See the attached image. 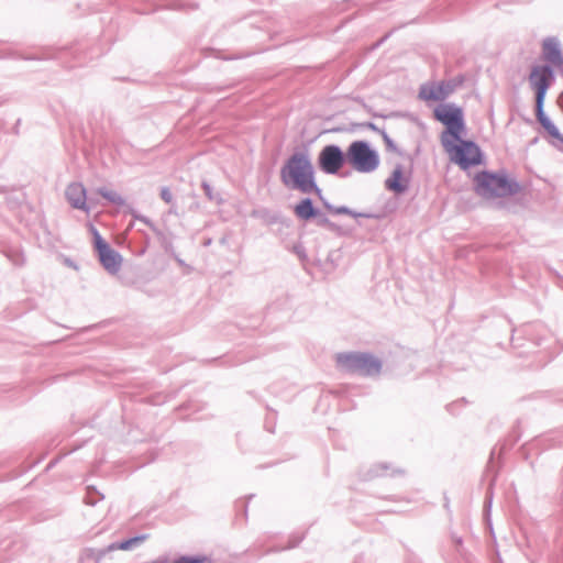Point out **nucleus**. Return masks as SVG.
Here are the masks:
<instances>
[{
    "label": "nucleus",
    "mask_w": 563,
    "mask_h": 563,
    "mask_svg": "<svg viewBox=\"0 0 563 563\" xmlns=\"http://www.w3.org/2000/svg\"><path fill=\"white\" fill-rule=\"evenodd\" d=\"M203 187H205V189H206L207 191H210V188L208 187V185H205Z\"/></svg>",
    "instance_id": "20"
},
{
    "label": "nucleus",
    "mask_w": 563,
    "mask_h": 563,
    "mask_svg": "<svg viewBox=\"0 0 563 563\" xmlns=\"http://www.w3.org/2000/svg\"><path fill=\"white\" fill-rule=\"evenodd\" d=\"M280 179L285 186L303 194L318 189L313 167L306 153H295L286 161L280 169Z\"/></svg>",
    "instance_id": "1"
},
{
    "label": "nucleus",
    "mask_w": 563,
    "mask_h": 563,
    "mask_svg": "<svg viewBox=\"0 0 563 563\" xmlns=\"http://www.w3.org/2000/svg\"><path fill=\"white\" fill-rule=\"evenodd\" d=\"M450 161L462 169L477 166L482 163V152L477 144L462 140V136L441 141Z\"/></svg>",
    "instance_id": "2"
},
{
    "label": "nucleus",
    "mask_w": 563,
    "mask_h": 563,
    "mask_svg": "<svg viewBox=\"0 0 563 563\" xmlns=\"http://www.w3.org/2000/svg\"><path fill=\"white\" fill-rule=\"evenodd\" d=\"M319 166L327 174H336L343 166L344 154L335 145H327L319 154Z\"/></svg>",
    "instance_id": "10"
},
{
    "label": "nucleus",
    "mask_w": 563,
    "mask_h": 563,
    "mask_svg": "<svg viewBox=\"0 0 563 563\" xmlns=\"http://www.w3.org/2000/svg\"><path fill=\"white\" fill-rule=\"evenodd\" d=\"M143 540H145V537H135V538H132V539H129V540H125L123 542H121L117 549L119 550H129L132 548V545L134 544H137L140 542H142Z\"/></svg>",
    "instance_id": "17"
},
{
    "label": "nucleus",
    "mask_w": 563,
    "mask_h": 563,
    "mask_svg": "<svg viewBox=\"0 0 563 563\" xmlns=\"http://www.w3.org/2000/svg\"><path fill=\"white\" fill-rule=\"evenodd\" d=\"M161 197L166 203H170L173 201V195L168 188L162 189Z\"/></svg>",
    "instance_id": "18"
},
{
    "label": "nucleus",
    "mask_w": 563,
    "mask_h": 563,
    "mask_svg": "<svg viewBox=\"0 0 563 563\" xmlns=\"http://www.w3.org/2000/svg\"><path fill=\"white\" fill-rule=\"evenodd\" d=\"M346 159L358 173H372L379 164L378 154L364 141L351 143L346 151Z\"/></svg>",
    "instance_id": "6"
},
{
    "label": "nucleus",
    "mask_w": 563,
    "mask_h": 563,
    "mask_svg": "<svg viewBox=\"0 0 563 563\" xmlns=\"http://www.w3.org/2000/svg\"><path fill=\"white\" fill-rule=\"evenodd\" d=\"M536 114L538 121L545 129V131L555 139H561V134L558 128L552 123V121L544 114L543 112V103L536 104Z\"/></svg>",
    "instance_id": "13"
},
{
    "label": "nucleus",
    "mask_w": 563,
    "mask_h": 563,
    "mask_svg": "<svg viewBox=\"0 0 563 563\" xmlns=\"http://www.w3.org/2000/svg\"><path fill=\"white\" fill-rule=\"evenodd\" d=\"M92 232L95 236V247L102 266L110 273H117L122 263L121 255L109 246L95 228H92Z\"/></svg>",
    "instance_id": "9"
},
{
    "label": "nucleus",
    "mask_w": 563,
    "mask_h": 563,
    "mask_svg": "<svg viewBox=\"0 0 563 563\" xmlns=\"http://www.w3.org/2000/svg\"><path fill=\"white\" fill-rule=\"evenodd\" d=\"M338 366L350 373L365 376L377 375L380 372V362L372 355L364 353H342L336 356Z\"/></svg>",
    "instance_id": "5"
},
{
    "label": "nucleus",
    "mask_w": 563,
    "mask_h": 563,
    "mask_svg": "<svg viewBox=\"0 0 563 563\" xmlns=\"http://www.w3.org/2000/svg\"><path fill=\"white\" fill-rule=\"evenodd\" d=\"M553 81V73L550 67L537 65L529 75V84L536 92V104L544 102L545 93Z\"/></svg>",
    "instance_id": "8"
},
{
    "label": "nucleus",
    "mask_w": 563,
    "mask_h": 563,
    "mask_svg": "<svg viewBox=\"0 0 563 563\" xmlns=\"http://www.w3.org/2000/svg\"><path fill=\"white\" fill-rule=\"evenodd\" d=\"M462 82V78L428 82L420 87L418 97L426 102H440L446 99Z\"/></svg>",
    "instance_id": "7"
},
{
    "label": "nucleus",
    "mask_w": 563,
    "mask_h": 563,
    "mask_svg": "<svg viewBox=\"0 0 563 563\" xmlns=\"http://www.w3.org/2000/svg\"><path fill=\"white\" fill-rule=\"evenodd\" d=\"M475 190L485 198L505 197L518 190L516 183L506 177L488 173H479L475 176Z\"/></svg>",
    "instance_id": "4"
},
{
    "label": "nucleus",
    "mask_w": 563,
    "mask_h": 563,
    "mask_svg": "<svg viewBox=\"0 0 563 563\" xmlns=\"http://www.w3.org/2000/svg\"><path fill=\"white\" fill-rule=\"evenodd\" d=\"M203 187H205V189H206L207 191H210V188L208 187V185H205Z\"/></svg>",
    "instance_id": "19"
},
{
    "label": "nucleus",
    "mask_w": 563,
    "mask_h": 563,
    "mask_svg": "<svg viewBox=\"0 0 563 563\" xmlns=\"http://www.w3.org/2000/svg\"><path fill=\"white\" fill-rule=\"evenodd\" d=\"M543 58L554 66H562L563 58L561 51L553 40H545L542 45Z\"/></svg>",
    "instance_id": "12"
},
{
    "label": "nucleus",
    "mask_w": 563,
    "mask_h": 563,
    "mask_svg": "<svg viewBox=\"0 0 563 563\" xmlns=\"http://www.w3.org/2000/svg\"><path fill=\"white\" fill-rule=\"evenodd\" d=\"M295 214L303 220L311 219L316 216V210L312 206V202L310 199H303L301 200L296 207H295Z\"/></svg>",
    "instance_id": "15"
},
{
    "label": "nucleus",
    "mask_w": 563,
    "mask_h": 563,
    "mask_svg": "<svg viewBox=\"0 0 563 563\" xmlns=\"http://www.w3.org/2000/svg\"><path fill=\"white\" fill-rule=\"evenodd\" d=\"M102 198L107 199L111 203L122 206L124 205V198L115 190L108 188H100L97 191Z\"/></svg>",
    "instance_id": "16"
},
{
    "label": "nucleus",
    "mask_w": 563,
    "mask_h": 563,
    "mask_svg": "<svg viewBox=\"0 0 563 563\" xmlns=\"http://www.w3.org/2000/svg\"><path fill=\"white\" fill-rule=\"evenodd\" d=\"M65 196L73 208L88 211L87 190L82 184H69L65 190Z\"/></svg>",
    "instance_id": "11"
},
{
    "label": "nucleus",
    "mask_w": 563,
    "mask_h": 563,
    "mask_svg": "<svg viewBox=\"0 0 563 563\" xmlns=\"http://www.w3.org/2000/svg\"><path fill=\"white\" fill-rule=\"evenodd\" d=\"M433 118L444 125L440 142L462 136L465 132L463 109L454 103H440L433 109Z\"/></svg>",
    "instance_id": "3"
},
{
    "label": "nucleus",
    "mask_w": 563,
    "mask_h": 563,
    "mask_svg": "<svg viewBox=\"0 0 563 563\" xmlns=\"http://www.w3.org/2000/svg\"><path fill=\"white\" fill-rule=\"evenodd\" d=\"M386 186L395 192H402L407 188V179L404 177L400 168H396L386 180Z\"/></svg>",
    "instance_id": "14"
}]
</instances>
